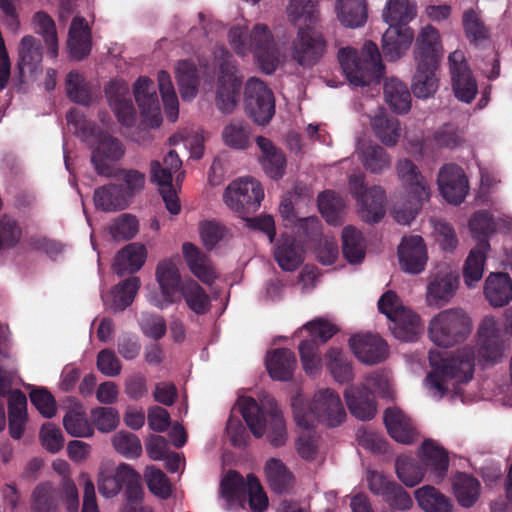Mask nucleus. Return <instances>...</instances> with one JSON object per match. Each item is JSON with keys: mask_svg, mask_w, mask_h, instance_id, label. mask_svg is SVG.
Here are the masks:
<instances>
[{"mask_svg": "<svg viewBox=\"0 0 512 512\" xmlns=\"http://www.w3.org/2000/svg\"><path fill=\"white\" fill-rule=\"evenodd\" d=\"M296 364V356L288 348L275 349L266 360L270 377L279 381L290 380L293 377Z\"/></svg>", "mask_w": 512, "mask_h": 512, "instance_id": "e433bc0d", "label": "nucleus"}, {"mask_svg": "<svg viewBox=\"0 0 512 512\" xmlns=\"http://www.w3.org/2000/svg\"><path fill=\"white\" fill-rule=\"evenodd\" d=\"M384 97L389 107L396 113H407L411 107V94L400 80L391 78L384 84Z\"/></svg>", "mask_w": 512, "mask_h": 512, "instance_id": "de8ad7c7", "label": "nucleus"}, {"mask_svg": "<svg viewBox=\"0 0 512 512\" xmlns=\"http://www.w3.org/2000/svg\"><path fill=\"white\" fill-rule=\"evenodd\" d=\"M156 280L159 284L161 297H155L152 304L165 309L169 305L180 302L179 290L184 286L180 272L172 259L160 261L156 267Z\"/></svg>", "mask_w": 512, "mask_h": 512, "instance_id": "ddd939ff", "label": "nucleus"}, {"mask_svg": "<svg viewBox=\"0 0 512 512\" xmlns=\"http://www.w3.org/2000/svg\"><path fill=\"white\" fill-rule=\"evenodd\" d=\"M240 406L242 417L256 438L262 437L267 430V438L272 446L280 447L286 443V423L277 408L271 410L267 419L265 411L252 397L243 398Z\"/></svg>", "mask_w": 512, "mask_h": 512, "instance_id": "423d86ee", "label": "nucleus"}, {"mask_svg": "<svg viewBox=\"0 0 512 512\" xmlns=\"http://www.w3.org/2000/svg\"><path fill=\"white\" fill-rule=\"evenodd\" d=\"M105 94L118 121L124 126L133 125L136 112L128 85L117 80L110 81L105 87Z\"/></svg>", "mask_w": 512, "mask_h": 512, "instance_id": "412c9836", "label": "nucleus"}, {"mask_svg": "<svg viewBox=\"0 0 512 512\" xmlns=\"http://www.w3.org/2000/svg\"><path fill=\"white\" fill-rule=\"evenodd\" d=\"M414 39L410 27L389 26L382 36V51L388 61H396L404 56Z\"/></svg>", "mask_w": 512, "mask_h": 512, "instance_id": "393cba45", "label": "nucleus"}, {"mask_svg": "<svg viewBox=\"0 0 512 512\" xmlns=\"http://www.w3.org/2000/svg\"><path fill=\"white\" fill-rule=\"evenodd\" d=\"M397 172L406 188L407 200L402 207L394 209V218L398 223L408 225L415 219L430 194L423 176L411 160L399 161Z\"/></svg>", "mask_w": 512, "mask_h": 512, "instance_id": "0eeeda50", "label": "nucleus"}, {"mask_svg": "<svg viewBox=\"0 0 512 512\" xmlns=\"http://www.w3.org/2000/svg\"><path fill=\"white\" fill-rule=\"evenodd\" d=\"M66 119L75 126L78 136L93 147L91 163L95 171L99 175L111 177L114 171L111 163L120 160L125 153L122 142L94 122L85 119L77 108H71Z\"/></svg>", "mask_w": 512, "mask_h": 512, "instance_id": "f257e3e1", "label": "nucleus"}, {"mask_svg": "<svg viewBox=\"0 0 512 512\" xmlns=\"http://www.w3.org/2000/svg\"><path fill=\"white\" fill-rule=\"evenodd\" d=\"M264 470L268 483L274 492L281 494L288 491L292 481V474L281 460L276 458L269 459L265 464Z\"/></svg>", "mask_w": 512, "mask_h": 512, "instance_id": "6e6d98bb", "label": "nucleus"}, {"mask_svg": "<svg viewBox=\"0 0 512 512\" xmlns=\"http://www.w3.org/2000/svg\"><path fill=\"white\" fill-rule=\"evenodd\" d=\"M472 330L470 317L461 308L439 312L429 323L431 341L440 347H453L466 340Z\"/></svg>", "mask_w": 512, "mask_h": 512, "instance_id": "6e6552de", "label": "nucleus"}, {"mask_svg": "<svg viewBox=\"0 0 512 512\" xmlns=\"http://www.w3.org/2000/svg\"><path fill=\"white\" fill-rule=\"evenodd\" d=\"M256 144L261 150L260 163L266 175L274 180L281 179L286 169L284 152L264 136H258Z\"/></svg>", "mask_w": 512, "mask_h": 512, "instance_id": "cd10ccee", "label": "nucleus"}, {"mask_svg": "<svg viewBox=\"0 0 512 512\" xmlns=\"http://www.w3.org/2000/svg\"><path fill=\"white\" fill-rule=\"evenodd\" d=\"M180 300L183 298L188 308L197 315H204L211 308V299L207 292L195 280L184 281L179 290Z\"/></svg>", "mask_w": 512, "mask_h": 512, "instance_id": "49530a36", "label": "nucleus"}, {"mask_svg": "<svg viewBox=\"0 0 512 512\" xmlns=\"http://www.w3.org/2000/svg\"><path fill=\"white\" fill-rule=\"evenodd\" d=\"M415 499L425 512H452V504L435 487L426 485L415 491Z\"/></svg>", "mask_w": 512, "mask_h": 512, "instance_id": "603ef678", "label": "nucleus"}, {"mask_svg": "<svg viewBox=\"0 0 512 512\" xmlns=\"http://www.w3.org/2000/svg\"><path fill=\"white\" fill-rule=\"evenodd\" d=\"M327 43L321 32L311 26L299 28L293 58L301 66H314L324 56Z\"/></svg>", "mask_w": 512, "mask_h": 512, "instance_id": "2eb2a0df", "label": "nucleus"}, {"mask_svg": "<svg viewBox=\"0 0 512 512\" xmlns=\"http://www.w3.org/2000/svg\"><path fill=\"white\" fill-rule=\"evenodd\" d=\"M228 37L238 55L245 56L248 52H253L263 72L271 74L276 70L279 53L266 25L256 24L249 35L245 28L234 26L229 30Z\"/></svg>", "mask_w": 512, "mask_h": 512, "instance_id": "20e7f679", "label": "nucleus"}, {"mask_svg": "<svg viewBox=\"0 0 512 512\" xmlns=\"http://www.w3.org/2000/svg\"><path fill=\"white\" fill-rule=\"evenodd\" d=\"M17 63L20 75L35 73L41 69L43 58L41 41L31 35L24 36L18 47Z\"/></svg>", "mask_w": 512, "mask_h": 512, "instance_id": "f704fd0d", "label": "nucleus"}, {"mask_svg": "<svg viewBox=\"0 0 512 512\" xmlns=\"http://www.w3.org/2000/svg\"><path fill=\"white\" fill-rule=\"evenodd\" d=\"M337 18L348 28L363 26L368 18L367 0H337Z\"/></svg>", "mask_w": 512, "mask_h": 512, "instance_id": "58836bf2", "label": "nucleus"}, {"mask_svg": "<svg viewBox=\"0 0 512 512\" xmlns=\"http://www.w3.org/2000/svg\"><path fill=\"white\" fill-rule=\"evenodd\" d=\"M147 251L144 245L130 243L123 247L116 255L113 263V271L118 276L134 274L144 265Z\"/></svg>", "mask_w": 512, "mask_h": 512, "instance_id": "7c9ffc66", "label": "nucleus"}, {"mask_svg": "<svg viewBox=\"0 0 512 512\" xmlns=\"http://www.w3.org/2000/svg\"><path fill=\"white\" fill-rule=\"evenodd\" d=\"M382 16L389 26L409 27L417 16V3L415 0H387Z\"/></svg>", "mask_w": 512, "mask_h": 512, "instance_id": "4c0bfd02", "label": "nucleus"}, {"mask_svg": "<svg viewBox=\"0 0 512 512\" xmlns=\"http://www.w3.org/2000/svg\"><path fill=\"white\" fill-rule=\"evenodd\" d=\"M292 410L297 425L304 429L313 428L315 422L327 427H337L346 419V411L339 395L329 388L316 392L309 404L294 398Z\"/></svg>", "mask_w": 512, "mask_h": 512, "instance_id": "7ed1b4c3", "label": "nucleus"}, {"mask_svg": "<svg viewBox=\"0 0 512 512\" xmlns=\"http://www.w3.org/2000/svg\"><path fill=\"white\" fill-rule=\"evenodd\" d=\"M349 189L360 206V216L367 223H377L385 215L386 195L380 186L365 188L363 174L349 176Z\"/></svg>", "mask_w": 512, "mask_h": 512, "instance_id": "1a4fd4ad", "label": "nucleus"}, {"mask_svg": "<svg viewBox=\"0 0 512 512\" xmlns=\"http://www.w3.org/2000/svg\"><path fill=\"white\" fill-rule=\"evenodd\" d=\"M478 358L484 364H497L502 361L505 341L493 317H485L478 328Z\"/></svg>", "mask_w": 512, "mask_h": 512, "instance_id": "4468645a", "label": "nucleus"}, {"mask_svg": "<svg viewBox=\"0 0 512 512\" xmlns=\"http://www.w3.org/2000/svg\"><path fill=\"white\" fill-rule=\"evenodd\" d=\"M439 66L415 64V73L412 80V92L415 97L427 99L432 97L439 85L437 70Z\"/></svg>", "mask_w": 512, "mask_h": 512, "instance_id": "ea45409f", "label": "nucleus"}, {"mask_svg": "<svg viewBox=\"0 0 512 512\" xmlns=\"http://www.w3.org/2000/svg\"><path fill=\"white\" fill-rule=\"evenodd\" d=\"M67 47L71 59L81 61L92 49L91 29L83 17H74L69 28Z\"/></svg>", "mask_w": 512, "mask_h": 512, "instance_id": "a878e982", "label": "nucleus"}, {"mask_svg": "<svg viewBox=\"0 0 512 512\" xmlns=\"http://www.w3.org/2000/svg\"><path fill=\"white\" fill-rule=\"evenodd\" d=\"M372 130L381 143L395 146L401 136V126L397 118L385 114L376 115L371 121Z\"/></svg>", "mask_w": 512, "mask_h": 512, "instance_id": "3c124183", "label": "nucleus"}, {"mask_svg": "<svg viewBox=\"0 0 512 512\" xmlns=\"http://www.w3.org/2000/svg\"><path fill=\"white\" fill-rule=\"evenodd\" d=\"M274 258L284 271H295L304 261V250L294 236L281 234L274 247Z\"/></svg>", "mask_w": 512, "mask_h": 512, "instance_id": "bb28decb", "label": "nucleus"}, {"mask_svg": "<svg viewBox=\"0 0 512 512\" xmlns=\"http://www.w3.org/2000/svg\"><path fill=\"white\" fill-rule=\"evenodd\" d=\"M97 209L105 212L120 211L128 207L129 201L121 190V185L110 183L97 188L94 192Z\"/></svg>", "mask_w": 512, "mask_h": 512, "instance_id": "79ce46f5", "label": "nucleus"}, {"mask_svg": "<svg viewBox=\"0 0 512 512\" xmlns=\"http://www.w3.org/2000/svg\"><path fill=\"white\" fill-rule=\"evenodd\" d=\"M68 98L81 105H89L92 99L91 88L85 77L77 71H70L65 81Z\"/></svg>", "mask_w": 512, "mask_h": 512, "instance_id": "052dcab7", "label": "nucleus"}, {"mask_svg": "<svg viewBox=\"0 0 512 512\" xmlns=\"http://www.w3.org/2000/svg\"><path fill=\"white\" fill-rule=\"evenodd\" d=\"M421 449L425 466L431 468L436 481L443 480L449 466L447 452L430 439L423 442Z\"/></svg>", "mask_w": 512, "mask_h": 512, "instance_id": "09e8293b", "label": "nucleus"}, {"mask_svg": "<svg viewBox=\"0 0 512 512\" xmlns=\"http://www.w3.org/2000/svg\"><path fill=\"white\" fill-rule=\"evenodd\" d=\"M438 186L443 198L454 205L461 204L468 193L464 170L456 164H445L438 173Z\"/></svg>", "mask_w": 512, "mask_h": 512, "instance_id": "f3484780", "label": "nucleus"}, {"mask_svg": "<svg viewBox=\"0 0 512 512\" xmlns=\"http://www.w3.org/2000/svg\"><path fill=\"white\" fill-rule=\"evenodd\" d=\"M384 424L389 435L399 443L411 444L416 437V430L401 410L387 408L384 412Z\"/></svg>", "mask_w": 512, "mask_h": 512, "instance_id": "473e14b6", "label": "nucleus"}, {"mask_svg": "<svg viewBox=\"0 0 512 512\" xmlns=\"http://www.w3.org/2000/svg\"><path fill=\"white\" fill-rule=\"evenodd\" d=\"M466 38L471 44L479 45L489 39V31L473 9L466 10L462 18Z\"/></svg>", "mask_w": 512, "mask_h": 512, "instance_id": "774afa93", "label": "nucleus"}, {"mask_svg": "<svg viewBox=\"0 0 512 512\" xmlns=\"http://www.w3.org/2000/svg\"><path fill=\"white\" fill-rule=\"evenodd\" d=\"M173 172L161 165L158 161L151 162V179L161 187V195L167 210L177 215L180 213L181 205L176 191L172 188Z\"/></svg>", "mask_w": 512, "mask_h": 512, "instance_id": "72a5a7b5", "label": "nucleus"}, {"mask_svg": "<svg viewBox=\"0 0 512 512\" xmlns=\"http://www.w3.org/2000/svg\"><path fill=\"white\" fill-rule=\"evenodd\" d=\"M453 491L462 507H472L480 495V482L471 475L458 472L452 481Z\"/></svg>", "mask_w": 512, "mask_h": 512, "instance_id": "a18cd8bd", "label": "nucleus"}, {"mask_svg": "<svg viewBox=\"0 0 512 512\" xmlns=\"http://www.w3.org/2000/svg\"><path fill=\"white\" fill-rule=\"evenodd\" d=\"M489 250L490 243L484 239L479 241L469 252L463 266V278L468 287H473L482 279Z\"/></svg>", "mask_w": 512, "mask_h": 512, "instance_id": "c9c22d12", "label": "nucleus"}, {"mask_svg": "<svg viewBox=\"0 0 512 512\" xmlns=\"http://www.w3.org/2000/svg\"><path fill=\"white\" fill-rule=\"evenodd\" d=\"M176 78L181 98L190 101L196 97L199 86L198 70L191 60H181L177 64Z\"/></svg>", "mask_w": 512, "mask_h": 512, "instance_id": "c03bdc74", "label": "nucleus"}, {"mask_svg": "<svg viewBox=\"0 0 512 512\" xmlns=\"http://www.w3.org/2000/svg\"><path fill=\"white\" fill-rule=\"evenodd\" d=\"M451 78L456 98L462 102L471 103L478 92L477 82L471 70L452 74Z\"/></svg>", "mask_w": 512, "mask_h": 512, "instance_id": "e2e57ef3", "label": "nucleus"}, {"mask_svg": "<svg viewBox=\"0 0 512 512\" xmlns=\"http://www.w3.org/2000/svg\"><path fill=\"white\" fill-rule=\"evenodd\" d=\"M182 253L190 271L204 284H212L216 279V272L209 257L195 244L185 242Z\"/></svg>", "mask_w": 512, "mask_h": 512, "instance_id": "c85d7f7f", "label": "nucleus"}, {"mask_svg": "<svg viewBox=\"0 0 512 512\" xmlns=\"http://www.w3.org/2000/svg\"><path fill=\"white\" fill-rule=\"evenodd\" d=\"M220 487L223 498L229 502L241 503L247 498L249 475L245 481L239 472L230 470L222 479Z\"/></svg>", "mask_w": 512, "mask_h": 512, "instance_id": "5fc2aeb1", "label": "nucleus"}, {"mask_svg": "<svg viewBox=\"0 0 512 512\" xmlns=\"http://www.w3.org/2000/svg\"><path fill=\"white\" fill-rule=\"evenodd\" d=\"M344 398L350 413L357 419H372L377 411L373 392L365 385H351L345 389Z\"/></svg>", "mask_w": 512, "mask_h": 512, "instance_id": "b1692460", "label": "nucleus"}, {"mask_svg": "<svg viewBox=\"0 0 512 512\" xmlns=\"http://www.w3.org/2000/svg\"><path fill=\"white\" fill-rule=\"evenodd\" d=\"M134 97L145 123L152 128L159 127L162 117L154 82L140 76L134 84Z\"/></svg>", "mask_w": 512, "mask_h": 512, "instance_id": "a211bd4d", "label": "nucleus"}, {"mask_svg": "<svg viewBox=\"0 0 512 512\" xmlns=\"http://www.w3.org/2000/svg\"><path fill=\"white\" fill-rule=\"evenodd\" d=\"M37 25V33L41 34L47 46V53L51 58L58 55V38L54 20L45 12H37L33 17Z\"/></svg>", "mask_w": 512, "mask_h": 512, "instance_id": "680f3d73", "label": "nucleus"}, {"mask_svg": "<svg viewBox=\"0 0 512 512\" xmlns=\"http://www.w3.org/2000/svg\"><path fill=\"white\" fill-rule=\"evenodd\" d=\"M443 55L440 33L437 28L427 24L422 27L415 39L413 58L415 64L439 66Z\"/></svg>", "mask_w": 512, "mask_h": 512, "instance_id": "6ab92c4d", "label": "nucleus"}, {"mask_svg": "<svg viewBox=\"0 0 512 512\" xmlns=\"http://www.w3.org/2000/svg\"><path fill=\"white\" fill-rule=\"evenodd\" d=\"M390 329L393 335L405 342H413L417 339L421 329L420 317L410 309L400 310L392 319Z\"/></svg>", "mask_w": 512, "mask_h": 512, "instance_id": "a19ab883", "label": "nucleus"}, {"mask_svg": "<svg viewBox=\"0 0 512 512\" xmlns=\"http://www.w3.org/2000/svg\"><path fill=\"white\" fill-rule=\"evenodd\" d=\"M158 86L164 104L166 116L170 121L174 122L178 117L179 102L171 81L170 74L167 71H159Z\"/></svg>", "mask_w": 512, "mask_h": 512, "instance_id": "13d9d810", "label": "nucleus"}, {"mask_svg": "<svg viewBox=\"0 0 512 512\" xmlns=\"http://www.w3.org/2000/svg\"><path fill=\"white\" fill-rule=\"evenodd\" d=\"M245 110L258 125L268 124L275 114L272 90L258 78H250L245 85Z\"/></svg>", "mask_w": 512, "mask_h": 512, "instance_id": "9b49d317", "label": "nucleus"}, {"mask_svg": "<svg viewBox=\"0 0 512 512\" xmlns=\"http://www.w3.org/2000/svg\"><path fill=\"white\" fill-rule=\"evenodd\" d=\"M484 295L495 308L508 305L512 300V279L509 274L491 273L485 280Z\"/></svg>", "mask_w": 512, "mask_h": 512, "instance_id": "c756f323", "label": "nucleus"}, {"mask_svg": "<svg viewBox=\"0 0 512 512\" xmlns=\"http://www.w3.org/2000/svg\"><path fill=\"white\" fill-rule=\"evenodd\" d=\"M365 240L362 233L353 226H347L342 231V252L351 264L361 263L365 257Z\"/></svg>", "mask_w": 512, "mask_h": 512, "instance_id": "8fccbe9b", "label": "nucleus"}, {"mask_svg": "<svg viewBox=\"0 0 512 512\" xmlns=\"http://www.w3.org/2000/svg\"><path fill=\"white\" fill-rule=\"evenodd\" d=\"M318 208L327 223L339 225L344 207L342 198L334 191H324L318 195Z\"/></svg>", "mask_w": 512, "mask_h": 512, "instance_id": "bf43d9fd", "label": "nucleus"}, {"mask_svg": "<svg viewBox=\"0 0 512 512\" xmlns=\"http://www.w3.org/2000/svg\"><path fill=\"white\" fill-rule=\"evenodd\" d=\"M359 158L364 168L373 174H381L391 166V158L378 144H369L360 149Z\"/></svg>", "mask_w": 512, "mask_h": 512, "instance_id": "864d4df0", "label": "nucleus"}, {"mask_svg": "<svg viewBox=\"0 0 512 512\" xmlns=\"http://www.w3.org/2000/svg\"><path fill=\"white\" fill-rule=\"evenodd\" d=\"M399 480L408 487H414L421 482L424 470L419 463L409 457H398L395 464Z\"/></svg>", "mask_w": 512, "mask_h": 512, "instance_id": "69168bd1", "label": "nucleus"}, {"mask_svg": "<svg viewBox=\"0 0 512 512\" xmlns=\"http://www.w3.org/2000/svg\"><path fill=\"white\" fill-rule=\"evenodd\" d=\"M430 364L433 370L428 373V385L439 392L443 397L448 391L446 382L455 380L458 383H467L473 378L475 367V353L471 347H464L450 358H441L435 361L430 355Z\"/></svg>", "mask_w": 512, "mask_h": 512, "instance_id": "39448f33", "label": "nucleus"}, {"mask_svg": "<svg viewBox=\"0 0 512 512\" xmlns=\"http://www.w3.org/2000/svg\"><path fill=\"white\" fill-rule=\"evenodd\" d=\"M338 60L347 80L354 86L379 84L385 71L378 46L366 41L361 54L354 48H341Z\"/></svg>", "mask_w": 512, "mask_h": 512, "instance_id": "f03ea898", "label": "nucleus"}, {"mask_svg": "<svg viewBox=\"0 0 512 512\" xmlns=\"http://www.w3.org/2000/svg\"><path fill=\"white\" fill-rule=\"evenodd\" d=\"M224 143L234 149H246L249 145L250 127L243 121L230 122L222 133Z\"/></svg>", "mask_w": 512, "mask_h": 512, "instance_id": "338daca9", "label": "nucleus"}, {"mask_svg": "<svg viewBox=\"0 0 512 512\" xmlns=\"http://www.w3.org/2000/svg\"><path fill=\"white\" fill-rule=\"evenodd\" d=\"M401 269L410 274L421 273L426 266L427 251L424 240L419 235L403 237L398 246Z\"/></svg>", "mask_w": 512, "mask_h": 512, "instance_id": "4be33fe9", "label": "nucleus"}, {"mask_svg": "<svg viewBox=\"0 0 512 512\" xmlns=\"http://www.w3.org/2000/svg\"><path fill=\"white\" fill-rule=\"evenodd\" d=\"M111 177H114L121 185V190L126 196L128 201L139 191H141L145 184V175L138 170L130 169H118L113 171Z\"/></svg>", "mask_w": 512, "mask_h": 512, "instance_id": "0e129e2a", "label": "nucleus"}, {"mask_svg": "<svg viewBox=\"0 0 512 512\" xmlns=\"http://www.w3.org/2000/svg\"><path fill=\"white\" fill-rule=\"evenodd\" d=\"M27 420L26 395L21 390L15 389L8 397V429L11 438L21 439Z\"/></svg>", "mask_w": 512, "mask_h": 512, "instance_id": "2f4dec72", "label": "nucleus"}, {"mask_svg": "<svg viewBox=\"0 0 512 512\" xmlns=\"http://www.w3.org/2000/svg\"><path fill=\"white\" fill-rule=\"evenodd\" d=\"M230 58L229 55L220 63L215 99L217 108L225 114H230L235 109L241 89V80L236 76V65Z\"/></svg>", "mask_w": 512, "mask_h": 512, "instance_id": "f8f14e48", "label": "nucleus"}, {"mask_svg": "<svg viewBox=\"0 0 512 512\" xmlns=\"http://www.w3.org/2000/svg\"><path fill=\"white\" fill-rule=\"evenodd\" d=\"M368 484L370 491L382 498L393 510L408 511L413 506L409 493L397 482L383 474L373 471L369 474Z\"/></svg>", "mask_w": 512, "mask_h": 512, "instance_id": "dca6fc26", "label": "nucleus"}, {"mask_svg": "<svg viewBox=\"0 0 512 512\" xmlns=\"http://www.w3.org/2000/svg\"><path fill=\"white\" fill-rule=\"evenodd\" d=\"M264 198V190L257 180H235L226 188L223 199L226 205L242 218L255 213Z\"/></svg>", "mask_w": 512, "mask_h": 512, "instance_id": "9d476101", "label": "nucleus"}, {"mask_svg": "<svg viewBox=\"0 0 512 512\" xmlns=\"http://www.w3.org/2000/svg\"><path fill=\"white\" fill-rule=\"evenodd\" d=\"M326 366L334 380L340 384L349 383L354 379L352 362L340 348H330L326 355Z\"/></svg>", "mask_w": 512, "mask_h": 512, "instance_id": "37998d69", "label": "nucleus"}, {"mask_svg": "<svg viewBox=\"0 0 512 512\" xmlns=\"http://www.w3.org/2000/svg\"><path fill=\"white\" fill-rule=\"evenodd\" d=\"M459 286V275L451 271H439L430 276L427 286V302L438 307L447 304Z\"/></svg>", "mask_w": 512, "mask_h": 512, "instance_id": "5701e85b", "label": "nucleus"}, {"mask_svg": "<svg viewBox=\"0 0 512 512\" xmlns=\"http://www.w3.org/2000/svg\"><path fill=\"white\" fill-rule=\"evenodd\" d=\"M349 346L355 357L368 365L381 363L388 356L387 343L375 334H355L349 339Z\"/></svg>", "mask_w": 512, "mask_h": 512, "instance_id": "aec40b11", "label": "nucleus"}, {"mask_svg": "<svg viewBox=\"0 0 512 512\" xmlns=\"http://www.w3.org/2000/svg\"><path fill=\"white\" fill-rule=\"evenodd\" d=\"M140 285V278L136 276H131L116 285L112 290L113 310L124 311L127 307H129L133 303Z\"/></svg>", "mask_w": 512, "mask_h": 512, "instance_id": "4d7b16f0", "label": "nucleus"}]
</instances>
